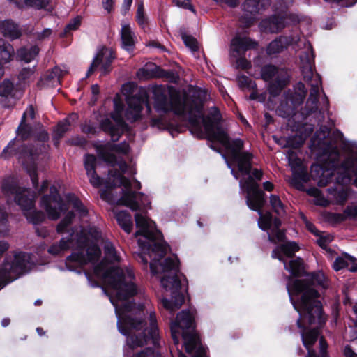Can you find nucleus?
Instances as JSON below:
<instances>
[{"label": "nucleus", "mask_w": 357, "mask_h": 357, "mask_svg": "<svg viewBox=\"0 0 357 357\" xmlns=\"http://www.w3.org/2000/svg\"><path fill=\"white\" fill-rule=\"evenodd\" d=\"M287 158L292 171L291 184L299 188L302 183L307 181V170L303 161L292 151H288Z\"/></svg>", "instance_id": "nucleus-20"}, {"label": "nucleus", "mask_w": 357, "mask_h": 357, "mask_svg": "<svg viewBox=\"0 0 357 357\" xmlns=\"http://www.w3.org/2000/svg\"><path fill=\"white\" fill-rule=\"evenodd\" d=\"M116 218L120 227L127 234H130L133 226L130 214L126 211H119L116 214Z\"/></svg>", "instance_id": "nucleus-39"}, {"label": "nucleus", "mask_w": 357, "mask_h": 357, "mask_svg": "<svg viewBox=\"0 0 357 357\" xmlns=\"http://www.w3.org/2000/svg\"><path fill=\"white\" fill-rule=\"evenodd\" d=\"M35 73V67L32 68H24L22 69L18 75V80L20 84L26 85L33 82L36 78Z\"/></svg>", "instance_id": "nucleus-41"}, {"label": "nucleus", "mask_w": 357, "mask_h": 357, "mask_svg": "<svg viewBox=\"0 0 357 357\" xmlns=\"http://www.w3.org/2000/svg\"><path fill=\"white\" fill-rule=\"evenodd\" d=\"M280 248L286 256L291 257L299 250V246L295 242H287L280 245Z\"/></svg>", "instance_id": "nucleus-47"}, {"label": "nucleus", "mask_w": 357, "mask_h": 357, "mask_svg": "<svg viewBox=\"0 0 357 357\" xmlns=\"http://www.w3.org/2000/svg\"><path fill=\"white\" fill-rule=\"evenodd\" d=\"M181 38L185 45L192 51H197L198 50L197 41L195 38L186 33H183Z\"/></svg>", "instance_id": "nucleus-53"}, {"label": "nucleus", "mask_w": 357, "mask_h": 357, "mask_svg": "<svg viewBox=\"0 0 357 357\" xmlns=\"http://www.w3.org/2000/svg\"><path fill=\"white\" fill-rule=\"evenodd\" d=\"M241 189L245 192L247 206L253 211H255L259 215L258 220L259 227L264 231H268L272 227V215L270 213L263 214L262 208L264 207L265 200V193L259 189L258 185L252 178H248L244 183L241 182Z\"/></svg>", "instance_id": "nucleus-10"}, {"label": "nucleus", "mask_w": 357, "mask_h": 357, "mask_svg": "<svg viewBox=\"0 0 357 357\" xmlns=\"http://www.w3.org/2000/svg\"><path fill=\"white\" fill-rule=\"evenodd\" d=\"M287 144L289 146L299 148L303 145V141L302 140L301 138H297L295 137L293 139L289 138V140L287 141Z\"/></svg>", "instance_id": "nucleus-62"}, {"label": "nucleus", "mask_w": 357, "mask_h": 357, "mask_svg": "<svg viewBox=\"0 0 357 357\" xmlns=\"http://www.w3.org/2000/svg\"><path fill=\"white\" fill-rule=\"evenodd\" d=\"M42 149H45V146H22V151L19 153V158L22 160L23 164L26 166L33 185L36 189L38 185V178L36 174V165L35 161L42 153Z\"/></svg>", "instance_id": "nucleus-18"}, {"label": "nucleus", "mask_w": 357, "mask_h": 357, "mask_svg": "<svg viewBox=\"0 0 357 357\" xmlns=\"http://www.w3.org/2000/svg\"><path fill=\"white\" fill-rule=\"evenodd\" d=\"M0 31L1 33L11 40L17 39L22 36V30L18 24L12 20H6L0 22Z\"/></svg>", "instance_id": "nucleus-31"}, {"label": "nucleus", "mask_w": 357, "mask_h": 357, "mask_svg": "<svg viewBox=\"0 0 357 357\" xmlns=\"http://www.w3.org/2000/svg\"><path fill=\"white\" fill-rule=\"evenodd\" d=\"M60 83L59 79V70L57 68L48 70L44 76L38 82V86L41 88L45 87H55Z\"/></svg>", "instance_id": "nucleus-33"}, {"label": "nucleus", "mask_w": 357, "mask_h": 357, "mask_svg": "<svg viewBox=\"0 0 357 357\" xmlns=\"http://www.w3.org/2000/svg\"><path fill=\"white\" fill-rule=\"evenodd\" d=\"M8 214L4 209L0 208V235L6 236L8 232Z\"/></svg>", "instance_id": "nucleus-51"}, {"label": "nucleus", "mask_w": 357, "mask_h": 357, "mask_svg": "<svg viewBox=\"0 0 357 357\" xmlns=\"http://www.w3.org/2000/svg\"><path fill=\"white\" fill-rule=\"evenodd\" d=\"M298 40L297 36H280L269 43L266 52L269 55L280 53L289 45L296 43Z\"/></svg>", "instance_id": "nucleus-25"}, {"label": "nucleus", "mask_w": 357, "mask_h": 357, "mask_svg": "<svg viewBox=\"0 0 357 357\" xmlns=\"http://www.w3.org/2000/svg\"><path fill=\"white\" fill-rule=\"evenodd\" d=\"M96 149L99 157L105 162L112 167L116 165L119 166L120 170L123 172H126L128 167L126 162L123 159L118 160L114 154L109 152V151H112L124 155H128L130 151V146L126 142H123L118 144L107 143L105 144L97 145Z\"/></svg>", "instance_id": "nucleus-14"}, {"label": "nucleus", "mask_w": 357, "mask_h": 357, "mask_svg": "<svg viewBox=\"0 0 357 357\" xmlns=\"http://www.w3.org/2000/svg\"><path fill=\"white\" fill-rule=\"evenodd\" d=\"M135 219L137 227L139 228L135 236L142 235L149 240L146 246L149 252L155 254L159 258L165 255L168 245L163 241L162 234L156 229L155 223L140 213H136Z\"/></svg>", "instance_id": "nucleus-11"}, {"label": "nucleus", "mask_w": 357, "mask_h": 357, "mask_svg": "<svg viewBox=\"0 0 357 357\" xmlns=\"http://www.w3.org/2000/svg\"><path fill=\"white\" fill-rule=\"evenodd\" d=\"M22 92L18 91L9 79H4L0 83V96L16 100L20 98Z\"/></svg>", "instance_id": "nucleus-34"}, {"label": "nucleus", "mask_w": 357, "mask_h": 357, "mask_svg": "<svg viewBox=\"0 0 357 357\" xmlns=\"http://www.w3.org/2000/svg\"><path fill=\"white\" fill-rule=\"evenodd\" d=\"M128 109L126 112V117L132 122L137 121L140 117V114L144 105H146L147 112H151V106L143 98L132 96L128 99Z\"/></svg>", "instance_id": "nucleus-22"}, {"label": "nucleus", "mask_w": 357, "mask_h": 357, "mask_svg": "<svg viewBox=\"0 0 357 357\" xmlns=\"http://www.w3.org/2000/svg\"><path fill=\"white\" fill-rule=\"evenodd\" d=\"M319 333L320 331L317 328L301 331L303 343L307 349V357H317L316 351L312 349L311 347L317 342Z\"/></svg>", "instance_id": "nucleus-29"}, {"label": "nucleus", "mask_w": 357, "mask_h": 357, "mask_svg": "<svg viewBox=\"0 0 357 357\" xmlns=\"http://www.w3.org/2000/svg\"><path fill=\"white\" fill-rule=\"evenodd\" d=\"M258 47V43L246 36H236L231 42V49L238 56L244 54L246 51L255 50Z\"/></svg>", "instance_id": "nucleus-24"}, {"label": "nucleus", "mask_w": 357, "mask_h": 357, "mask_svg": "<svg viewBox=\"0 0 357 357\" xmlns=\"http://www.w3.org/2000/svg\"><path fill=\"white\" fill-rule=\"evenodd\" d=\"M75 214L73 211L68 212L62 220L56 226V231L59 234H63L67 231L68 227L71 225Z\"/></svg>", "instance_id": "nucleus-44"}, {"label": "nucleus", "mask_w": 357, "mask_h": 357, "mask_svg": "<svg viewBox=\"0 0 357 357\" xmlns=\"http://www.w3.org/2000/svg\"><path fill=\"white\" fill-rule=\"evenodd\" d=\"M40 206L45 209L50 220H56L61 214L68 210L67 205L59 193L56 186L50 188V193L42 197Z\"/></svg>", "instance_id": "nucleus-16"}, {"label": "nucleus", "mask_w": 357, "mask_h": 357, "mask_svg": "<svg viewBox=\"0 0 357 357\" xmlns=\"http://www.w3.org/2000/svg\"><path fill=\"white\" fill-rule=\"evenodd\" d=\"M327 286L326 277L321 271L312 273L305 279H296L287 286L294 308L301 317H307L310 324L321 326L326 322V318L321 303L318 300L319 294L316 288L325 289Z\"/></svg>", "instance_id": "nucleus-3"}, {"label": "nucleus", "mask_w": 357, "mask_h": 357, "mask_svg": "<svg viewBox=\"0 0 357 357\" xmlns=\"http://www.w3.org/2000/svg\"><path fill=\"white\" fill-rule=\"evenodd\" d=\"M111 116L115 123L114 124L111 119L107 118L100 122V128L103 131L110 135L113 142H116L125 130L126 123L120 112L112 113Z\"/></svg>", "instance_id": "nucleus-21"}, {"label": "nucleus", "mask_w": 357, "mask_h": 357, "mask_svg": "<svg viewBox=\"0 0 357 357\" xmlns=\"http://www.w3.org/2000/svg\"><path fill=\"white\" fill-rule=\"evenodd\" d=\"M286 16L273 15L264 19L259 24V29L262 32L275 33L286 26Z\"/></svg>", "instance_id": "nucleus-23"}, {"label": "nucleus", "mask_w": 357, "mask_h": 357, "mask_svg": "<svg viewBox=\"0 0 357 357\" xmlns=\"http://www.w3.org/2000/svg\"><path fill=\"white\" fill-rule=\"evenodd\" d=\"M122 47L129 52H132L135 48V34L128 24L122 25L121 30Z\"/></svg>", "instance_id": "nucleus-32"}, {"label": "nucleus", "mask_w": 357, "mask_h": 357, "mask_svg": "<svg viewBox=\"0 0 357 357\" xmlns=\"http://www.w3.org/2000/svg\"><path fill=\"white\" fill-rule=\"evenodd\" d=\"M1 189L6 195H15V202L20 206L29 223L36 226L45 220V215L43 212L33 208L34 195L30 190L20 188L14 178H5L3 181Z\"/></svg>", "instance_id": "nucleus-8"}, {"label": "nucleus", "mask_w": 357, "mask_h": 357, "mask_svg": "<svg viewBox=\"0 0 357 357\" xmlns=\"http://www.w3.org/2000/svg\"><path fill=\"white\" fill-rule=\"evenodd\" d=\"M268 232V239L270 242L276 244L284 241L285 234L284 231L280 229H271Z\"/></svg>", "instance_id": "nucleus-46"}, {"label": "nucleus", "mask_w": 357, "mask_h": 357, "mask_svg": "<svg viewBox=\"0 0 357 357\" xmlns=\"http://www.w3.org/2000/svg\"><path fill=\"white\" fill-rule=\"evenodd\" d=\"M115 58V52L112 48L100 47L87 70L86 77H89L97 69L101 71V75L109 73L112 70V63Z\"/></svg>", "instance_id": "nucleus-17"}, {"label": "nucleus", "mask_w": 357, "mask_h": 357, "mask_svg": "<svg viewBox=\"0 0 357 357\" xmlns=\"http://www.w3.org/2000/svg\"><path fill=\"white\" fill-rule=\"evenodd\" d=\"M38 52L39 48L37 46L22 47L17 50V56L20 60L29 63L36 58Z\"/></svg>", "instance_id": "nucleus-40"}, {"label": "nucleus", "mask_w": 357, "mask_h": 357, "mask_svg": "<svg viewBox=\"0 0 357 357\" xmlns=\"http://www.w3.org/2000/svg\"><path fill=\"white\" fill-rule=\"evenodd\" d=\"M96 162L97 160L94 155H85L84 160V167L86 171V174L89 177L90 183L94 187H99L102 184V179L96 172Z\"/></svg>", "instance_id": "nucleus-27"}, {"label": "nucleus", "mask_w": 357, "mask_h": 357, "mask_svg": "<svg viewBox=\"0 0 357 357\" xmlns=\"http://www.w3.org/2000/svg\"><path fill=\"white\" fill-rule=\"evenodd\" d=\"M31 127L26 123V121H20L17 130V134L22 140L29 139L31 135Z\"/></svg>", "instance_id": "nucleus-49"}, {"label": "nucleus", "mask_w": 357, "mask_h": 357, "mask_svg": "<svg viewBox=\"0 0 357 357\" xmlns=\"http://www.w3.org/2000/svg\"><path fill=\"white\" fill-rule=\"evenodd\" d=\"M52 34V30L50 29H45L43 31L37 33L36 38L39 40H43L48 38Z\"/></svg>", "instance_id": "nucleus-64"}, {"label": "nucleus", "mask_w": 357, "mask_h": 357, "mask_svg": "<svg viewBox=\"0 0 357 357\" xmlns=\"http://www.w3.org/2000/svg\"><path fill=\"white\" fill-rule=\"evenodd\" d=\"M103 243L105 259L94 267L93 273L109 291L108 296L118 317L119 331L127 336V344L131 349L142 347L149 342L157 347L159 332L155 312H150L149 326H146L141 312L127 314L135 306L128 300L138 293L132 269L109 267L107 261L109 263L119 262L121 257L110 241H104Z\"/></svg>", "instance_id": "nucleus-1"}, {"label": "nucleus", "mask_w": 357, "mask_h": 357, "mask_svg": "<svg viewBox=\"0 0 357 357\" xmlns=\"http://www.w3.org/2000/svg\"><path fill=\"white\" fill-rule=\"evenodd\" d=\"M236 65L237 68L242 70H247L251 68V63L243 56H240L236 59Z\"/></svg>", "instance_id": "nucleus-55"}, {"label": "nucleus", "mask_w": 357, "mask_h": 357, "mask_svg": "<svg viewBox=\"0 0 357 357\" xmlns=\"http://www.w3.org/2000/svg\"><path fill=\"white\" fill-rule=\"evenodd\" d=\"M300 59L303 79L310 86V96L305 105L307 114H310L318 110L319 89L322 86V82L319 74L314 73L315 67L313 57H310L308 52H304Z\"/></svg>", "instance_id": "nucleus-9"}, {"label": "nucleus", "mask_w": 357, "mask_h": 357, "mask_svg": "<svg viewBox=\"0 0 357 357\" xmlns=\"http://www.w3.org/2000/svg\"><path fill=\"white\" fill-rule=\"evenodd\" d=\"M270 204L273 211L278 215L282 216L285 214V206L279 196L271 195L270 196Z\"/></svg>", "instance_id": "nucleus-42"}, {"label": "nucleus", "mask_w": 357, "mask_h": 357, "mask_svg": "<svg viewBox=\"0 0 357 357\" xmlns=\"http://www.w3.org/2000/svg\"><path fill=\"white\" fill-rule=\"evenodd\" d=\"M307 95V90L305 84L299 82L296 83L292 90L285 91L282 97V100L278 109L287 116L294 113L296 108L303 104Z\"/></svg>", "instance_id": "nucleus-15"}, {"label": "nucleus", "mask_w": 357, "mask_h": 357, "mask_svg": "<svg viewBox=\"0 0 357 357\" xmlns=\"http://www.w3.org/2000/svg\"><path fill=\"white\" fill-rule=\"evenodd\" d=\"M195 310H182L176 316L174 321L170 326L172 337L174 344L179 342V335H181L184 340L185 349L187 353L191 354L195 351L192 357H205L206 351L200 345V340L197 334L194 332Z\"/></svg>", "instance_id": "nucleus-7"}, {"label": "nucleus", "mask_w": 357, "mask_h": 357, "mask_svg": "<svg viewBox=\"0 0 357 357\" xmlns=\"http://www.w3.org/2000/svg\"><path fill=\"white\" fill-rule=\"evenodd\" d=\"M121 173L116 172L112 176L115 177L119 183V185L123 186L126 189L122 190V196L119 200L121 205L129 207L132 211L139 209V204L137 201V192L132 191L130 181L123 176L125 172L121 170Z\"/></svg>", "instance_id": "nucleus-19"}, {"label": "nucleus", "mask_w": 357, "mask_h": 357, "mask_svg": "<svg viewBox=\"0 0 357 357\" xmlns=\"http://www.w3.org/2000/svg\"><path fill=\"white\" fill-rule=\"evenodd\" d=\"M14 52L13 45L0 38V78L4 75L3 66L13 60Z\"/></svg>", "instance_id": "nucleus-28"}, {"label": "nucleus", "mask_w": 357, "mask_h": 357, "mask_svg": "<svg viewBox=\"0 0 357 357\" xmlns=\"http://www.w3.org/2000/svg\"><path fill=\"white\" fill-rule=\"evenodd\" d=\"M155 353L154 350L151 347H147L143 351L137 353L132 357H155Z\"/></svg>", "instance_id": "nucleus-58"}, {"label": "nucleus", "mask_w": 357, "mask_h": 357, "mask_svg": "<svg viewBox=\"0 0 357 357\" xmlns=\"http://www.w3.org/2000/svg\"><path fill=\"white\" fill-rule=\"evenodd\" d=\"M330 133L329 129L321 126L316 135L320 138L317 143L319 149L324 155L327 156L326 167L334 171L337 170L340 175L337 178L338 183L350 182L352 176L357 175V153L351 152L339 167L340 151L337 144L342 141L343 134L340 130L333 132L330 139H326Z\"/></svg>", "instance_id": "nucleus-5"}, {"label": "nucleus", "mask_w": 357, "mask_h": 357, "mask_svg": "<svg viewBox=\"0 0 357 357\" xmlns=\"http://www.w3.org/2000/svg\"><path fill=\"white\" fill-rule=\"evenodd\" d=\"M327 190L330 196L329 198L335 204L343 205L348 199L349 192L344 188H328Z\"/></svg>", "instance_id": "nucleus-37"}, {"label": "nucleus", "mask_w": 357, "mask_h": 357, "mask_svg": "<svg viewBox=\"0 0 357 357\" xmlns=\"http://www.w3.org/2000/svg\"><path fill=\"white\" fill-rule=\"evenodd\" d=\"M284 266L293 276H301L304 273L303 261L301 258L291 259L288 263L284 261Z\"/></svg>", "instance_id": "nucleus-38"}, {"label": "nucleus", "mask_w": 357, "mask_h": 357, "mask_svg": "<svg viewBox=\"0 0 357 357\" xmlns=\"http://www.w3.org/2000/svg\"><path fill=\"white\" fill-rule=\"evenodd\" d=\"M245 14L241 17V22L245 26H250L255 22V15L259 10V0H245L243 4Z\"/></svg>", "instance_id": "nucleus-26"}, {"label": "nucleus", "mask_w": 357, "mask_h": 357, "mask_svg": "<svg viewBox=\"0 0 357 357\" xmlns=\"http://www.w3.org/2000/svg\"><path fill=\"white\" fill-rule=\"evenodd\" d=\"M176 5L179 7L189 9L191 11L195 12L194 8L190 0H176Z\"/></svg>", "instance_id": "nucleus-61"}, {"label": "nucleus", "mask_w": 357, "mask_h": 357, "mask_svg": "<svg viewBox=\"0 0 357 357\" xmlns=\"http://www.w3.org/2000/svg\"><path fill=\"white\" fill-rule=\"evenodd\" d=\"M236 79L239 87L243 90H251L257 87L256 83L245 75H238Z\"/></svg>", "instance_id": "nucleus-45"}, {"label": "nucleus", "mask_w": 357, "mask_h": 357, "mask_svg": "<svg viewBox=\"0 0 357 357\" xmlns=\"http://www.w3.org/2000/svg\"><path fill=\"white\" fill-rule=\"evenodd\" d=\"M24 4L27 7L43 9L48 6L50 0H24Z\"/></svg>", "instance_id": "nucleus-52"}, {"label": "nucleus", "mask_w": 357, "mask_h": 357, "mask_svg": "<svg viewBox=\"0 0 357 357\" xmlns=\"http://www.w3.org/2000/svg\"><path fill=\"white\" fill-rule=\"evenodd\" d=\"M326 219L331 223H340L345 220V215L343 213H328Z\"/></svg>", "instance_id": "nucleus-54"}, {"label": "nucleus", "mask_w": 357, "mask_h": 357, "mask_svg": "<svg viewBox=\"0 0 357 357\" xmlns=\"http://www.w3.org/2000/svg\"><path fill=\"white\" fill-rule=\"evenodd\" d=\"M30 264V255L25 252L15 254L13 260L6 257L0 266V285H5L18 278L27 271Z\"/></svg>", "instance_id": "nucleus-12"}, {"label": "nucleus", "mask_w": 357, "mask_h": 357, "mask_svg": "<svg viewBox=\"0 0 357 357\" xmlns=\"http://www.w3.org/2000/svg\"><path fill=\"white\" fill-rule=\"evenodd\" d=\"M35 116L34 108L33 105H30L27 109L24 112L21 121H26L27 118L33 119Z\"/></svg>", "instance_id": "nucleus-59"}, {"label": "nucleus", "mask_w": 357, "mask_h": 357, "mask_svg": "<svg viewBox=\"0 0 357 357\" xmlns=\"http://www.w3.org/2000/svg\"><path fill=\"white\" fill-rule=\"evenodd\" d=\"M69 201L72 203L73 208L79 213L81 217H84L87 215V209L78 198L74 195H70Z\"/></svg>", "instance_id": "nucleus-48"}, {"label": "nucleus", "mask_w": 357, "mask_h": 357, "mask_svg": "<svg viewBox=\"0 0 357 357\" xmlns=\"http://www.w3.org/2000/svg\"><path fill=\"white\" fill-rule=\"evenodd\" d=\"M136 21L139 26L142 29H145L148 24V19L145 14L144 3L140 1L137 3V9L136 12Z\"/></svg>", "instance_id": "nucleus-43"}, {"label": "nucleus", "mask_w": 357, "mask_h": 357, "mask_svg": "<svg viewBox=\"0 0 357 357\" xmlns=\"http://www.w3.org/2000/svg\"><path fill=\"white\" fill-rule=\"evenodd\" d=\"M332 237L331 236H320L317 240L319 245L323 248H326L328 243L331 242Z\"/></svg>", "instance_id": "nucleus-63"}, {"label": "nucleus", "mask_w": 357, "mask_h": 357, "mask_svg": "<svg viewBox=\"0 0 357 357\" xmlns=\"http://www.w3.org/2000/svg\"><path fill=\"white\" fill-rule=\"evenodd\" d=\"M308 194L316 198V204L321 206H327L329 204V202L325 199L322 195L321 191L316 188H310Z\"/></svg>", "instance_id": "nucleus-50"}, {"label": "nucleus", "mask_w": 357, "mask_h": 357, "mask_svg": "<svg viewBox=\"0 0 357 357\" xmlns=\"http://www.w3.org/2000/svg\"><path fill=\"white\" fill-rule=\"evenodd\" d=\"M154 108L160 113H167L173 111L176 114L188 115V121L193 128L201 130L200 121L207 138L211 142H219L226 150L230 160L238 167V172L244 176H248L239 182H245L248 178L259 185L257 181H261L263 172L261 169H252L253 155L248 151H242L244 142L239 139L231 140L227 131L220 126L221 115L216 107H212L208 114L204 116L202 114L201 103L190 102L186 97L182 98L179 91L164 86H156L153 89Z\"/></svg>", "instance_id": "nucleus-2"}, {"label": "nucleus", "mask_w": 357, "mask_h": 357, "mask_svg": "<svg viewBox=\"0 0 357 357\" xmlns=\"http://www.w3.org/2000/svg\"><path fill=\"white\" fill-rule=\"evenodd\" d=\"M100 238L101 233L98 228H82L75 236L71 234L70 238H62L59 243L52 244L47 252L52 255H59L73 248V252L67 257V261H75L81 266L89 263L94 264L101 255L100 249L97 245Z\"/></svg>", "instance_id": "nucleus-4"}, {"label": "nucleus", "mask_w": 357, "mask_h": 357, "mask_svg": "<svg viewBox=\"0 0 357 357\" xmlns=\"http://www.w3.org/2000/svg\"><path fill=\"white\" fill-rule=\"evenodd\" d=\"M15 140V139H13V140H11L8 143V144L3 149V150L1 154V157L6 158H7L8 155L16 153L15 150H13Z\"/></svg>", "instance_id": "nucleus-56"}, {"label": "nucleus", "mask_w": 357, "mask_h": 357, "mask_svg": "<svg viewBox=\"0 0 357 357\" xmlns=\"http://www.w3.org/2000/svg\"><path fill=\"white\" fill-rule=\"evenodd\" d=\"M356 261L357 259L355 257L349 254L344 253L342 256L337 257L335 259L333 264V268L336 271L347 268L351 272H356Z\"/></svg>", "instance_id": "nucleus-30"}, {"label": "nucleus", "mask_w": 357, "mask_h": 357, "mask_svg": "<svg viewBox=\"0 0 357 357\" xmlns=\"http://www.w3.org/2000/svg\"><path fill=\"white\" fill-rule=\"evenodd\" d=\"M261 78L268 82V91L271 96L276 97L289 84L290 75L287 70L273 65H266L261 70Z\"/></svg>", "instance_id": "nucleus-13"}, {"label": "nucleus", "mask_w": 357, "mask_h": 357, "mask_svg": "<svg viewBox=\"0 0 357 357\" xmlns=\"http://www.w3.org/2000/svg\"><path fill=\"white\" fill-rule=\"evenodd\" d=\"M81 20L79 17L74 18L72 21H70L66 26L65 31L68 32L70 31L76 30L80 26Z\"/></svg>", "instance_id": "nucleus-57"}, {"label": "nucleus", "mask_w": 357, "mask_h": 357, "mask_svg": "<svg viewBox=\"0 0 357 357\" xmlns=\"http://www.w3.org/2000/svg\"><path fill=\"white\" fill-rule=\"evenodd\" d=\"M77 115L73 114L66 118L63 121L59 122L54 130L55 137L57 139H61L64 134L70 130L73 126V123L77 120Z\"/></svg>", "instance_id": "nucleus-35"}, {"label": "nucleus", "mask_w": 357, "mask_h": 357, "mask_svg": "<svg viewBox=\"0 0 357 357\" xmlns=\"http://www.w3.org/2000/svg\"><path fill=\"white\" fill-rule=\"evenodd\" d=\"M168 73H167L160 69L158 66H154L153 68L151 69L148 66L146 68H140L137 73V76L139 79H149L153 77L167 76Z\"/></svg>", "instance_id": "nucleus-36"}, {"label": "nucleus", "mask_w": 357, "mask_h": 357, "mask_svg": "<svg viewBox=\"0 0 357 357\" xmlns=\"http://www.w3.org/2000/svg\"><path fill=\"white\" fill-rule=\"evenodd\" d=\"M345 215V220L347 218H355L357 216L356 206H347L343 213Z\"/></svg>", "instance_id": "nucleus-60"}, {"label": "nucleus", "mask_w": 357, "mask_h": 357, "mask_svg": "<svg viewBox=\"0 0 357 357\" xmlns=\"http://www.w3.org/2000/svg\"><path fill=\"white\" fill-rule=\"evenodd\" d=\"M179 261L176 256L167 257L162 262L159 259H153L150 262L152 274L163 273L160 282L166 290H170L172 294L171 300L162 299V304L167 310L172 313L179 309L184 302V296L179 292L181 287V280L178 277Z\"/></svg>", "instance_id": "nucleus-6"}]
</instances>
